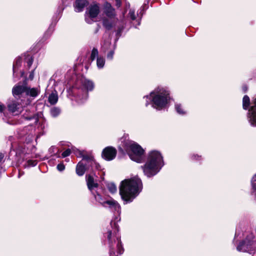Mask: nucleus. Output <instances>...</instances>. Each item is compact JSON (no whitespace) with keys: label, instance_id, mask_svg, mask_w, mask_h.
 I'll list each match as a JSON object with an SVG mask.
<instances>
[{"label":"nucleus","instance_id":"e433bc0d","mask_svg":"<svg viewBox=\"0 0 256 256\" xmlns=\"http://www.w3.org/2000/svg\"><path fill=\"white\" fill-rule=\"evenodd\" d=\"M114 54V50L110 51L107 54V56H106L107 58L110 60H112L113 58Z\"/></svg>","mask_w":256,"mask_h":256},{"label":"nucleus","instance_id":"a19ab883","mask_svg":"<svg viewBox=\"0 0 256 256\" xmlns=\"http://www.w3.org/2000/svg\"><path fill=\"white\" fill-rule=\"evenodd\" d=\"M196 157L197 158H200L201 156H198V155H196V154H194L192 156V158L193 160H196Z\"/></svg>","mask_w":256,"mask_h":256},{"label":"nucleus","instance_id":"39448f33","mask_svg":"<svg viewBox=\"0 0 256 256\" xmlns=\"http://www.w3.org/2000/svg\"><path fill=\"white\" fill-rule=\"evenodd\" d=\"M94 88V82L86 79L81 80V86L72 88V92L76 97V100L80 104L84 102L88 98V92L92 91Z\"/></svg>","mask_w":256,"mask_h":256},{"label":"nucleus","instance_id":"bb28decb","mask_svg":"<svg viewBox=\"0 0 256 256\" xmlns=\"http://www.w3.org/2000/svg\"><path fill=\"white\" fill-rule=\"evenodd\" d=\"M175 109L176 112L180 114L184 115L186 113L185 110L182 108V105L180 104H175Z\"/></svg>","mask_w":256,"mask_h":256},{"label":"nucleus","instance_id":"2f4dec72","mask_svg":"<svg viewBox=\"0 0 256 256\" xmlns=\"http://www.w3.org/2000/svg\"><path fill=\"white\" fill-rule=\"evenodd\" d=\"M124 26L123 24H120L116 28V35L117 36H120L121 34V32L124 30Z\"/></svg>","mask_w":256,"mask_h":256},{"label":"nucleus","instance_id":"c85d7f7f","mask_svg":"<svg viewBox=\"0 0 256 256\" xmlns=\"http://www.w3.org/2000/svg\"><path fill=\"white\" fill-rule=\"evenodd\" d=\"M50 152L52 154V155L56 156L58 158H60L59 153L60 150L58 148L54 146H52L49 150Z\"/></svg>","mask_w":256,"mask_h":256},{"label":"nucleus","instance_id":"7c9ffc66","mask_svg":"<svg viewBox=\"0 0 256 256\" xmlns=\"http://www.w3.org/2000/svg\"><path fill=\"white\" fill-rule=\"evenodd\" d=\"M25 61L27 66L30 68L33 62V58L30 56H27L25 58Z\"/></svg>","mask_w":256,"mask_h":256},{"label":"nucleus","instance_id":"aec40b11","mask_svg":"<svg viewBox=\"0 0 256 256\" xmlns=\"http://www.w3.org/2000/svg\"><path fill=\"white\" fill-rule=\"evenodd\" d=\"M22 116L23 118L26 120H33L34 124H37L38 122V116L36 114H32L30 111H26V112Z\"/></svg>","mask_w":256,"mask_h":256},{"label":"nucleus","instance_id":"c9c22d12","mask_svg":"<svg viewBox=\"0 0 256 256\" xmlns=\"http://www.w3.org/2000/svg\"><path fill=\"white\" fill-rule=\"evenodd\" d=\"M57 169L60 172H62L65 169V166L63 163H60L57 166Z\"/></svg>","mask_w":256,"mask_h":256},{"label":"nucleus","instance_id":"f704fd0d","mask_svg":"<svg viewBox=\"0 0 256 256\" xmlns=\"http://www.w3.org/2000/svg\"><path fill=\"white\" fill-rule=\"evenodd\" d=\"M70 153H71L70 149L68 148L67 150H66L65 151H64L62 153V158H66V157L70 156Z\"/></svg>","mask_w":256,"mask_h":256},{"label":"nucleus","instance_id":"a211bd4d","mask_svg":"<svg viewBox=\"0 0 256 256\" xmlns=\"http://www.w3.org/2000/svg\"><path fill=\"white\" fill-rule=\"evenodd\" d=\"M88 0H76L74 4L75 11L80 12L83 10L84 8L88 4Z\"/></svg>","mask_w":256,"mask_h":256},{"label":"nucleus","instance_id":"f03ea898","mask_svg":"<svg viewBox=\"0 0 256 256\" xmlns=\"http://www.w3.org/2000/svg\"><path fill=\"white\" fill-rule=\"evenodd\" d=\"M142 188V181L137 176L122 180L120 186V194L124 204L132 202Z\"/></svg>","mask_w":256,"mask_h":256},{"label":"nucleus","instance_id":"cd10ccee","mask_svg":"<svg viewBox=\"0 0 256 256\" xmlns=\"http://www.w3.org/2000/svg\"><path fill=\"white\" fill-rule=\"evenodd\" d=\"M98 50L96 48H93L92 50L91 54H90V59L92 61L94 60L96 58H98Z\"/></svg>","mask_w":256,"mask_h":256},{"label":"nucleus","instance_id":"ddd939ff","mask_svg":"<svg viewBox=\"0 0 256 256\" xmlns=\"http://www.w3.org/2000/svg\"><path fill=\"white\" fill-rule=\"evenodd\" d=\"M116 154V150L112 146H108L104 149L102 152V157L106 160L114 159Z\"/></svg>","mask_w":256,"mask_h":256},{"label":"nucleus","instance_id":"4c0bfd02","mask_svg":"<svg viewBox=\"0 0 256 256\" xmlns=\"http://www.w3.org/2000/svg\"><path fill=\"white\" fill-rule=\"evenodd\" d=\"M6 110V107L4 105L2 104H0V113L2 114L4 112V110Z\"/></svg>","mask_w":256,"mask_h":256},{"label":"nucleus","instance_id":"f3484780","mask_svg":"<svg viewBox=\"0 0 256 256\" xmlns=\"http://www.w3.org/2000/svg\"><path fill=\"white\" fill-rule=\"evenodd\" d=\"M40 90L39 87L31 88L28 86L26 96L34 99L40 94Z\"/></svg>","mask_w":256,"mask_h":256},{"label":"nucleus","instance_id":"de8ad7c7","mask_svg":"<svg viewBox=\"0 0 256 256\" xmlns=\"http://www.w3.org/2000/svg\"><path fill=\"white\" fill-rule=\"evenodd\" d=\"M98 31V28L96 30V32H97Z\"/></svg>","mask_w":256,"mask_h":256},{"label":"nucleus","instance_id":"c03bdc74","mask_svg":"<svg viewBox=\"0 0 256 256\" xmlns=\"http://www.w3.org/2000/svg\"><path fill=\"white\" fill-rule=\"evenodd\" d=\"M12 139H13V137L12 136H10L8 137V140L10 141L11 142L12 140Z\"/></svg>","mask_w":256,"mask_h":256},{"label":"nucleus","instance_id":"4468645a","mask_svg":"<svg viewBox=\"0 0 256 256\" xmlns=\"http://www.w3.org/2000/svg\"><path fill=\"white\" fill-rule=\"evenodd\" d=\"M102 21L104 27L107 30L116 28V26L118 23H123V22L119 21L118 18H112V20L108 18H102Z\"/></svg>","mask_w":256,"mask_h":256},{"label":"nucleus","instance_id":"f257e3e1","mask_svg":"<svg viewBox=\"0 0 256 256\" xmlns=\"http://www.w3.org/2000/svg\"><path fill=\"white\" fill-rule=\"evenodd\" d=\"M104 240L105 244L109 248L110 256H118L124 252L120 235L119 233L118 226L112 221L104 231Z\"/></svg>","mask_w":256,"mask_h":256},{"label":"nucleus","instance_id":"5701e85b","mask_svg":"<svg viewBox=\"0 0 256 256\" xmlns=\"http://www.w3.org/2000/svg\"><path fill=\"white\" fill-rule=\"evenodd\" d=\"M105 64V58L102 56H100L96 59V66L99 69L102 68Z\"/></svg>","mask_w":256,"mask_h":256},{"label":"nucleus","instance_id":"393cba45","mask_svg":"<svg viewBox=\"0 0 256 256\" xmlns=\"http://www.w3.org/2000/svg\"><path fill=\"white\" fill-rule=\"evenodd\" d=\"M250 101L249 97L246 95L244 96L242 100V106L244 109L247 110L248 108L250 105Z\"/></svg>","mask_w":256,"mask_h":256},{"label":"nucleus","instance_id":"473e14b6","mask_svg":"<svg viewBox=\"0 0 256 256\" xmlns=\"http://www.w3.org/2000/svg\"><path fill=\"white\" fill-rule=\"evenodd\" d=\"M128 15L132 20H134L136 19V16L135 14V12L134 10H130Z\"/></svg>","mask_w":256,"mask_h":256},{"label":"nucleus","instance_id":"37998d69","mask_svg":"<svg viewBox=\"0 0 256 256\" xmlns=\"http://www.w3.org/2000/svg\"><path fill=\"white\" fill-rule=\"evenodd\" d=\"M4 157V155L2 153H0V162L2 160Z\"/></svg>","mask_w":256,"mask_h":256},{"label":"nucleus","instance_id":"6ab92c4d","mask_svg":"<svg viewBox=\"0 0 256 256\" xmlns=\"http://www.w3.org/2000/svg\"><path fill=\"white\" fill-rule=\"evenodd\" d=\"M86 178L88 188L92 192L94 188L98 186V184L94 182V178L90 175H86Z\"/></svg>","mask_w":256,"mask_h":256},{"label":"nucleus","instance_id":"2eb2a0df","mask_svg":"<svg viewBox=\"0 0 256 256\" xmlns=\"http://www.w3.org/2000/svg\"><path fill=\"white\" fill-rule=\"evenodd\" d=\"M104 13L106 17H104L103 18H108L110 20L117 18L114 8L108 2H106L104 4Z\"/></svg>","mask_w":256,"mask_h":256},{"label":"nucleus","instance_id":"72a5a7b5","mask_svg":"<svg viewBox=\"0 0 256 256\" xmlns=\"http://www.w3.org/2000/svg\"><path fill=\"white\" fill-rule=\"evenodd\" d=\"M37 164V161L36 160H28L27 161V165L28 166H34Z\"/></svg>","mask_w":256,"mask_h":256},{"label":"nucleus","instance_id":"1a4fd4ad","mask_svg":"<svg viewBox=\"0 0 256 256\" xmlns=\"http://www.w3.org/2000/svg\"><path fill=\"white\" fill-rule=\"evenodd\" d=\"M94 196L95 200L102 204L104 206H108L112 210L116 212L118 214L120 213V206L116 200L113 199L104 200L102 198V196L98 194L96 195L94 194Z\"/></svg>","mask_w":256,"mask_h":256},{"label":"nucleus","instance_id":"58836bf2","mask_svg":"<svg viewBox=\"0 0 256 256\" xmlns=\"http://www.w3.org/2000/svg\"><path fill=\"white\" fill-rule=\"evenodd\" d=\"M116 2V6L118 8L120 7L121 6V0H115Z\"/></svg>","mask_w":256,"mask_h":256},{"label":"nucleus","instance_id":"ea45409f","mask_svg":"<svg viewBox=\"0 0 256 256\" xmlns=\"http://www.w3.org/2000/svg\"><path fill=\"white\" fill-rule=\"evenodd\" d=\"M34 77V71L32 70V72H31L30 74V76H29V78L31 80H32L33 79Z\"/></svg>","mask_w":256,"mask_h":256},{"label":"nucleus","instance_id":"0eeeda50","mask_svg":"<svg viewBox=\"0 0 256 256\" xmlns=\"http://www.w3.org/2000/svg\"><path fill=\"white\" fill-rule=\"evenodd\" d=\"M91 167L92 170L94 168L98 170L100 166L94 159L92 156H84L82 161L80 162L76 167V173L79 176H82L84 174L86 170H88Z\"/></svg>","mask_w":256,"mask_h":256},{"label":"nucleus","instance_id":"20e7f679","mask_svg":"<svg viewBox=\"0 0 256 256\" xmlns=\"http://www.w3.org/2000/svg\"><path fill=\"white\" fill-rule=\"evenodd\" d=\"M164 165L162 156L157 150L150 152L145 164L141 166L144 174L148 178L156 174Z\"/></svg>","mask_w":256,"mask_h":256},{"label":"nucleus","instance_id":"9b49d317","mask_svg":"<svg viewBox=\"0 0 256 256\" xmlns=\"http://www.w3.org/2000/svg\"><path fill=\"white\" fill-rule=\"evenodd\" d=\"M26 80L23 82H18L16 84L12 89V94L16 98H20L26 95L27 89Z\"/></svg>","mask_w":256,"mask_h":256},{"label":"nucleus","instance_id":"49530a36","mask_svg":"<svg viewBox=\"0 0 256 256\" xmlns=\"http://www.w3.org/2000/svg\"><path fill=\"white\" fill-rule=\"evenodd\" d=\"M110 42H108L106 44H108V46L110 45Z\"/></svg>","mask_w":256,"mask_h":256},{"label":"nucleus","instance_id":"a18cd8bd","mask_svg":"<svg viewBox=\"0 0 256 256\" xmlns=\"http://www.w3.org/2000/svg\"><path fill=\"white\" fill-rule=\"evenodd\" d=\"M140 24V21L139 20H138V23L136 25V26H139Z\"/></svg>","mask_w":256,"mask_h":256},{"label":"nucleus","instance_id":"79ce46f5","mask_svg":"<svg viewBox=\"0 0 256 256\" xmlns=\"http://www.w3.org/2000/svg\"><path fill=\"white\" fill-rule=\"evenodd\" d=\"M242 90L244 91V92H246L248 90V87L246 86H242Z\"/></svg>","mask_w":256,"mask_h":256},{"label":"nucleus","instance_id":"412c9836","mask_svg":"<svg viewBox=\"0 0 256 256\" xmlns=\"http://www.w3.org/2000/svg\"><path fill=\"white\" fill-rule=\"evenodd\" d=\"M22 59L21 58H18L13 64L14 75L18 72V68L22 66Z\"/></svg>","mask_w":256,"mask_h":256},{"label":"nucleus","instance_id":"a878e982","mask_svg":"<svg viewBox=\"0 0 256 256\" xmlns=\"http://www.w3.org/2000/svg\"><path fill=\"white\" fill-rule=\"evenodd\" d=\"M60 109L58 108L54 107L50 110V114L53 117H56L58 116L60 113Z\"/></svg>","mask_w":256,"mask_h":256},{"label":"nucleus","instance_id":"423d86ee","mask_svg":"<svg viewBox=\"0 0 256 256\" xmlns=\"http://www.w3.org/2000/svg\"><path fill=\"white\" fill-rule=\"evenodd\" d=\"M124 146L132 160L138 163L144 162V150L140 146L133 141L128 140L124 143Z\"/></svg>","mask_w":256,"mask_h":256},{"label":"nucleus","instance_id":"f8f14e48","mask_svg":"<svg viewBox=\"0 0 256 256\" xmlns=\"http://www.w3.org/2000/svg\"><path fill=\"white\" fill-rule=\"evenodd\" d=\"M8 111L14 116L18 115L22 110L23 106L18 100H12L8 103Z\"/></svg>","mask_w":256,"mask_h":256},{"label":"nucleus","instance_id":"6e6552de","mask_svg":"<svg viewBox=\"0 0 256 256\" xmlns=\"http://www.w3.org/2000/svg\"><path fill=\"white\" fill-rule=\"evenodd\" d=\"M100 12V6L97 4H91L85 12V20L86 23L91 24L94 22L96 18Z\"/></svg>","mask_w":256,"mask_h":256},{"label":"nucleus","instance_id":"9d476101","mask_svg":"<svg viewBox=\"0 0 256 256\" xmlns=\"http://www.w3.org/2000/svg\"><path fill=\"white\" fill-rule=\"evenodd\" d=\"M250 239L246 238L239 244L236 247L238 251L252 253L254 250V242L252 239L254 237L253 236H250Z\"/></svg>","mask_w":256,"mask_h":256},{"label":"nucleus","instance_id":"7ed1b4c3","mask_svg":"<svg viewBox=\"0 0 256 256\" xmlns=\"http://www.w3.org/2000/svg\"><path fill=\"white\" fill-rule=\"evenodd\" d=\"M144 98L146 100V106L151 104L152 108L159 110L167 108L170 99L168 89L162 86L156 88Z\"/></svg>","mask_w":256,"mask_h":256},{"label":"nucleus","instance_id":"b1692460","mask_svg":"<svg viewBox=\"0 0 256 256\" xmlns=\"http://www.w3.org/2000/svg\"><path fill=\"white\" fill-rule=\"evenodd\" d=\"M252 186V194L256 199V174L253 176L251 180Z\"/></svg>","mask_w":256,"mask_h":256},{"label":"nucleus","instance_id":"c756f323","mask_svg":"<svg viewBox=\"0 0 256 256\" xmlns=\"http://www.w3.org/2000/svg\"><path fill=\"white\" fill-rule=\"evenodd\" d=\"M108 190L112 194L116 192L117 190L116 186L114 183H109L107 185Z\"/></svg>","mask_w":256,"mask_h":256},{"label":"nucleus","instance_id":"4be33fe9","mask_svg":"<svg viewBox=\"0 0 256 256\" xmlns=\"http://www.w3.org/2000/svg\"><path fill=\"white\" fill-rule=\"evenodd\" d=\"M58 100L56 92H52L48 96V102L51 104H55Z\"/></svg>","mask_w":256,"mask_h":256},{"label":"nucleus","instance_id":"dca6fc26","mask_svg":"<svg viewBox=\"0 0 256 256\" xmlns=\"http://www.w3.org/2000/svg\"><path fill=\"white\" fill-rule=\"evenodd\" d=\"M248 119L250 124L256 126V98L254 100V104L248 110Z\"/></svg>","mask_w":256,"mask_h":256}]
</instances>
